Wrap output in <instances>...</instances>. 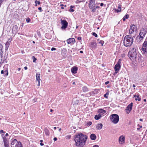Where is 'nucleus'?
I'll list each match as a JSON object with an SVG mask.
<instances>
[{"label": "nucleus", "mask_w": 147, "mask_h": 147, "mask_svg": "<svg viewBox=\"0 0 147 147\" xmlns=\"http://www.w3.org/2000/svg\"><path fill=\"white\" fill-rule=\"evenodd\" d=\"M8 136V134H7V133H6V134H5V137H7V136Z\"/></svg>", "instance_id": "55"}, {"label": "nucleus", "mask_w": 147, "mask_h": 147, "mask_svg": "<svg viewBox=\"0 0 147 147\" xmlns=\"http://www.w3.org/2000/svg\"><path fill=\"white\" fill-rule=\"evenodd\" d=\"M44 131L45 134L47 136H49V132L48 129L46 128H45V129Z\"/></svg>", "instance_id": "28"}, {"label": "nucleus", "mask_w": 147, "mask_h": 147, "mask_svg": "<svg viewBox=\"0 0 147 147\" xmlns=\"http://www.w3.org/2000/svg\"><path fill=\"white\" fill-rule=\"evenodd\" d=\"M121 60L120 59H119L118 62L117 63L115 66L114 69L115 70V73L116 74L118 72L119 70L121 67Z\"/></svg>", "instance_id": "6"}, {"label": "nucleus", "mask_w": 147, "mask_h": 147, "mask_svg": "<svg viewBox=\"0 0 147 147\" xmlns=\"http://www.w3.org/2000/svg\"><path fill=\"white\" fill-rule=\"evenodd\" d=\"M102 117V116L100 114H98V115H95L94 118L96 120H98L100 119V118Z\"/></svg>", "instance_id": "25"}, {"label": "nucleus", "mask_w": 147, "mask_h": 147, "mask_svg": "<svg viewBox=\"0 0 147 147\" xmlns=\"http://www.w3.org/2000/svg\"><path fill=\"white\" fill-rule=\"evenodd\" d=\"M129 18V15L128 14L126 15L123 18V20L125 21L126 19H127Z\"/></svg>", "instance_id": "30"}, {"label": "nucleus", "mask_w": 147, "mask_h": 147, "mask_svg": "<svg viewBox=\"0 0 147 147\" xmlns=\"http://www.w3.org/2000/svg\"><path fill=\"white\" fill-rule=\"evenodd\" d=\"M80 53H83V51H80Z\"/></svg>", "instance_id": "62"}, {"label": "nucleus", "mask_w": 147, "mask_h": 147, "mask_svg": "<svg viewBox=\"0 0 147 147\" xmlns=\"http://www.w3.org/2000/svg\"><path fill=\"white\" fill-rule=\"evenodd\" d=\"M82 38L81 37H78V40H81Z\"/></svg>", "instance_id": "49"}, {"label": "nucleus", "mask_w": 147, "mask_h": 147, "mask_svg": "<svg viewBox=\"0 0 147 147\" xmlns=\"http://www.w3.org/2000/svg\"><path fill=\"white\" fill-rule=\"evenodd\" d=\"M134 97H135V100H138V101H140L141 100V98L139 97V95H134Z\"/></svg>", "instance_id": "23"}, {"label": "nucleus", "mask_w": 147, "mask_h": 147, "mask_svg": "<svg viewBox=\"0 0 147 147\" xmlns=\"http://www.w3.org/2000/svg\"><path fill=\"white\" fill-rule=\"evenodd\" d=\"M91 140H95L96 138H91Z\"/></svg>", "instance_id": "63"}, {"label": "nucleus", "mask_w": 147, "mask_h": 147, "mask_svg": "<svg viewBox=\"0 0 147 147\" xmlns=\"http://www.w3.org/2000/svg\"><path fill=\"white\" fill-rule=\"evenodd\" d=\"M140 121H143V119H140Z\"/></svg>", "instance_id": "59"}, {"label": "nucleus", "mask_w": 147, "mask_h": 147, "mask_svg": "<svg viewBox=\"0 0 147 147\" xmlns=\"http://www.w3.org/2000/svg\"><path fill=\"white\" fill-rule=\"evenodd\" d=\"M32 59H33V62H35V61L36 60V59L34 56H33L32 57Z\"/></svg>", "instance_id": "40"}, {"label": "nucleus", "mask_w": 147, "mask_h": 147, "mask_svg": "<svg viewBox=\"0 0 147 147\" xmlns=\"http://www.w3.org/2000/svg\"><path fill=\"white\" fill-rule=\"evenodd\" d=\"M136 29V27L134 24L131 25L130 26V29L129 30V33L131 34L133 33Z\"/></svg>", "instance_id": "9"}, {"label": "nucleus", "mask_w": 147, "mask_h": 147, "mask_svg": "<svg viewBox=\"0 0 147 147\" xmlns=\"http://www.w3.org/2000/svg\"><path fill=\"white\" fill-rule=\"evenodd\" d=\"M95 0H90L89 3V7L92 8L93 6L95 5Z\"/></svg>", "instance_id": "12"}, {"label": "nucleus", "mask_w": 147, "mask_h": 147, "mask_svg": "<svg viewBox=\"0 0 147 147\" xmlns=\"http://www.w3.org/2000/svg\"><path fill=\"white\" fill-rule=\"evenodd\" d=\"M5 147H9V141L7 138H3Z\"/></svg>", "instance_id": "15"}, {"label": "nucleus", "mask_w": 147, "mask_h": 147, "mask_svg": "<svg viewBox=\"0 0 147 147\" xmlns=\"http://www.w3.org/2000/svg\"><path fill=\"white\" fill-rule=\"evenodd\" d=\"M128 56L133 61L140 62L141 60L140 55L136 51V49L133 48L128 53Z\"/></svg>", "instance_id": "1"}, {"label": "nucleus", "mask_w": 147, "mask_h": 147, "mask_svg": "<svg viewBox=\"0 0 147 147\" xmlns=\"http://www.w3.org/2000/svg\"><path fill=\"white\" fill-rule=\"evenodd\" d=\"M95 7L96 8V9H97V8H100V7L99 6H97L96 7Z\"/></svg>", "instance_id": "56"}, {"label": "nucleus", "mask_w": 147, "mask_h": 147, "mask_svg": "<svg viewBox=\"0 0 147 147\" xmlns=\"http://www.w3.org/2000/svg\"><path fill=\"white\" fill-rule=\"evenodd\" d=\"M110 119L111 122L117 124L119 121V116L117 114H113L110 116Z\"/></svg>", "instance_id": "5"}, {"label": "nucleus", "mask_w": 147, "mask_h": 147, "mask_svg": "<svg viewBox=\"0 0 147 147\" xmlns=\"http://www.w3.org/2000/svg\"><path fill=\"white\" fill-rule=\"evenodd\" d=\"M1 136L2 138H5V136L4 134H2Z\"/></svg>", "instance_id": "51"}, {"label": "nucleus", "mask_w": 147, "mask_h": 147, "mask_svg": "<svg viewBox=\"0 0 147 147\" xmlns=\"http://www.w3.org/2000/svg\"><path fill=\"white\" fill-rule=\"evenodd\" d=\"M96 136L94 134H92L90 136V138H96Z\"/></svg>", "instance_id": "35"}, {"label": "nucleus", "mask_w": 147, "mask_h": 147, "mask_svg": "<svg viewBox=\"0 0 147 147\" xmlns=\"http://www.w3.org/2000/svg\"><path fill=\"white\" fill-rule=\"evenodd\" d=\"M53 140L54 141H57V138H53Z\"/></svg>", "instance_id": "58"}, {"label": "nucleus", "mask_w": 147, "mask_h": 147, "mask_svg": "<svg viewBox=\"0 0 147 147\" xmlns=\"http://www.w3.org/2000/svg\"><path fill=\"white\" fill-rule=\"evenodd\" d=\"M92 35L96 37H97L98 36L97 34H96L95 32H93L92 33Z\"/></svg>", "instance_id": "42"}, {"label": "nucleus", "mask_w": 147, "mask_h": 147, "mask_svg": "<svg viewBox=\"0 0 147 147\" xmlns=\"http://www.w3.org/2000/svg\"><path fill=\"white\" fill-rule=\"evenodd\" d=\"M125 136H123L122 135V136H121L119 138H125Z\"/></svg>", "instance_id": "50"}, {"label": "nucleus", "mask_w": 147, "mask_h": 147, "mask_svg": "<svg viewBox=\"0 0 147 147\" xmlns=\"http://www.w3.org/2000/svg\"><path fill=\"white\" fill-rule=\"evenodd\" d=\"M74 138L76 145L78 147H82L85 144L86 140L87 138Z\"/></svg>", "instance_id": "4"}, {"label": "nucleus", "mask_w": 147, "mask_h": 147, "mask_svg": "<svg viewBox=\"0 0 147 147\" xmlns=\"http://www.w3.org/2000/svg\"><path fill=\"white\" fill-rule=\"evenodd\" d=\"M24 69H25L26 70V69H27V67H26V66L25 67H24Z\"/></svg>", "instance_id": "57"}, {"label": "nucleus", "mask_w": 147, "mask_h": 147, "mask_svg": "<svg viewBox=\"0 0 147 147\" xmlns=\"http://www.w3.org/2000/svg\"><path fill=\"white\" fill-rule=\"evenodd\" d=\"M2 3V1L1 0H0V7L1 6V4Z\"/></svg>", "instance_id": "61"}, {"label": "nucleus", "mask_w": 147, "mask_h": 147, "mask_svg": "<svg viewBox=\"0 0 147 147\" xmlns=\"http://www.w3.org/2000/svg\"><path fill=\"white\" fill-rule=\"evenodd\" d=\"M125 138H119V142L120 144H123L125 142Z\"/></svg>", "instance_id": "27"}, {"label": "nucleus", "mask_w": 147, "mask_h": 147, "mask_svg": "<svg viewBox=\"0 0 147 147\" xmlns=\"http://www.w3.org/2000/svg\"><path fill=\"white\" fill-rule=\"evenodd\" d=\"M0 134H2V133H5V132H4V131L3 130H1L0 131Z\"/></svg>", "instance_id": "45"}, {"label": "nucleus", "mask_w": 147, "mask_h": 147, "mask_svg": "<svg viewBox=\"0 0 147 147\" xmlns=\"http://www.w3.org/2000/svg\"><path fill=\"white\" fill-rule=\"evenodd\" d=\"M98 42L99 43H100L102 45V46L104 43V41L100 40L99 41L98 39Z\"/></svg>", "instance_id": "37"}, {"label": "nucleus", "mask_w": 147, "mask_h": 147, "mask_svg": "<svg viewBox=\"0 0 147 147\" xmlns=\"http://www.w3.org/2000/svg\"><path fill=\"white\" fill-rule=\"evenodd\" d=\"M93 7H92V8H91V7H89L91 9H92V12H94L96 11V9L95 7V6H93Z\"/></svg>", "instance_id": "32"}, {"label": "nucleus", "mask_w": 147, "mask_h": 147, "mask_svg": "<svg viewBox=\"0 0 147 147\" xmlns=\"http://www.w3.org/2000/svg\"><path fill=\"white\" fill-rule=\"evenodd\" d=\"M109 83V82L107 81L105 82V84L106 85H107Z\"/></svg>", "instance_id": "48"}, {"label": "nucleus", "mask_w": 147, "mask_h": 147, "mask_svg": "<svg viewBox=\"0 0 147 147\" xmlns=\"http://www.w3.org/2000/svg\"><path fill=\"white\" fill-rule=\"evenodd\" d=\"M56 49V48H54V47H52L51 49V50L52 51H55V50Z\"/></svg>", "instance_id": "47"}, {"label": "nucleus", "mask_w": 147, "mask_h": 147, "mask_svg": "<svg viewBox=\"0 0 147 147\" xmlns=\"http://www.w3.org/2000/svg\"><path fill=\"white\" fill-rule=\"evenodd\" d=\"M40 145L41 146H42L44 145V144L43 143H42V142H43V140H41L40 141Z\"/></svg>", "instance_id": "43"}, {"label": "nucleus", "mask_w": 147, "mask_h": 147, "mask_svg": "<svg viewBox=\"0 0 147 147\" xmlns=\"http://www.w3.org/2000/svg\"><path fill=\"white\" fill-rule=\"evenodd\" d=\"M102 123H99L97 125L96 128L98 129H100L102 127Z\"/></svg>", "instance_id": "24"}, {"label": "nucleus", "mask_w": 147, "mask_h": 147, "mask_svg": "<svg viewBox=\"0 0 147 147\" xmlns=\"http://www.w3.org/2000/svg\"><path fill=\"white\" fill-rule=\"evenodd\" d=\"M142 127L141 126H140V127H139V128H137V129L138 130H139L140 129V128H142Z\"/></svg>", "instance_id": "54"}, {"label": "nucleus", "mask_w": 147, "mask_h": 147, "mask_svg": "<svg viewBox=\"0 0 147 147\" xmlns=\"http://www.w3.org/2000/svg\"><path fill=\"white\" fill-rule=\"evenodd\" d=\"M12 147H22L21 143H19L18 144V145H16V146L14 147V146H12Z\"/></svg>", "instance_id": "34"}, {"label": "nucleus", "mask_w": 147, "mask_h": 147, "mask_svg": "<svg viewBox=\"0 0 147 147\" xmlns=\"http://www.w3.org/2000/svg\"><path fill=\"white\" fill-rule=\"evenodd\" d=\"M5 50L6 51L8 49V47L9 46V45H7L5 43Z\"/></svg>", "instance_id": "38"}, {"label": "nucleus", "mask_w": 147, "mask_h": 147, "mask_svg": "<svg viewBox=\"0 0 147 147\" xmlns=\"http://www.w3.org/2000/svg\"><path fill=\"white\" fill-rule=\"evenodd\" d=\"M1 73L2 74H4V75H5V76H7L8 74V71L7 70H5L4 71L3 70H2L1 71Z\"/></svg>", "instance_id": "22"}, {"label": "nucleus", "mask_w": 147, "mask_h": 147, "mask_svg": "<svg viewBox=\"0 0 147 147\" xmlns=\"http://www.w3.org/2000/svg\"><path fill=\"white\" fill-rule=\"evenodd\" d=\"M40 74L38 73H37L36 75V80L38 81V86L40 85Z\"/></svg>", "instance_id": "17"}, {"label": "nucleus", "mask_w": 147, "mask_h": 147, "mask_svg": "<svg viewBox=\"0 0 147 147\" xmlns=\"http://www.w3.org/2000/svg\"><path fill=\"white\" fill-rule=\"evenodd\" d=\"M18 71H20L21 70V68H19L18 69Z\"/></svg>", "instance_id": "60"}, {"label": "nucleus", "mask_w": 147, "mask_h": 147, "mask_svg": "<svg viewBox=\"0 0 147 147\" xmlns=\"http://www.w3.org/2000/svg\"><path fill=\"white\" fill-rule=\"evenodd\" d=\"M134 39L133 37L130 35L126 36L124 38L123 44L124 46L126 47H129L131 45Z\"/></svg>", "instance_id": "2"}, {"label": "nucleus", "mask_w": 147, "mask_h": 147, "mask_svg": "<svg viewBox=\"0 0 147 147\" xmlns=\"http://www.w3.org/2000/svg\"><path fill=\"white\" fill-rule=\"evenodd\" d=\"M132 105L133 103L132 102H131L127 107L126 110L128 111L129 112H130L132 110Z\"/></svg>", "instance_id": "16"}, {"label": "nucleus", "mask_w": 147, "mask_h": 147, "mask_svg": "<svg viewBox=\"0 0 147 147\" xmlns=\"http://www.w3.org/2000/svg\"><path fill=\"white\" fill-rule=\"evenodd\" d=\"M74 7L73 6H72V5L71 6H70V9H69V11L70 12H74V10L73 9H72V8Z\"/></svg>", "instance_id": "36"}, {"label": "nucleus", "mask_w": 147, "mask_h": 147, "mask_svg": "<svg viewBox=\"0 0 147 147\" xmlns=\"http://www.w3.org/2000/svg\"><path fill=\"white\" fill-rule=\"evenodd\" d=\"M143 53L147 52V41H145L143 44L142 48L141 49Z\"/></svg>", "instance_id": "8"}, {"label": "nucleus", "mask_w": 147, "mask_h": 147, "mask_svg": "<svg viewBox=\"0 0 147 147\" xmlns=\"http://www.w3.org/2000/svg\"><path fill=\"white\" fill-rule=\"evenodd\" d=\"M35 6H36L37 5V4L39 5L40 4V1H37L36 0L35 1Z\"/></svg>", "instance_id": "33"}, {"label": "nucleus", "mask_w": 147, "mask_h": 147, "mask_svg": "<svg viewBox=\"0 0 147 147\" xmlns=\"http://www.w3.org/2000/svg\"><path fill=\"white\" fill-rule=\"evenodd\" d=\"M133 87H136V86H135V85L134 84H133Z\"/></svg>", "instance_id": "64"}, {"label": "nucleus", "mask_w": 147, "mask_h": 147, "mask_svg": "<svg viewBox=\"0 0 147 147\" xmlns=\"http://www.w3.org/2000/svg\"><path fill=\"white\" fill-rule=\"evenodd\" d=\"M3 48V46L1 44H0V57L1 60H2V58H3V51H2Z\"/></svg>", "instance_id": "13"}, {"label": "nucleus", "mask_w": 147, "mask_h": 147, "mask_svg": "<svg viewBox=\"0 0 147 147\" xmlns=\"http://www.w3.org/2000/svg\"><path fill=\"white\" fill-rule=\"evenodd\" d=\"M18 30V27L17 25L14 26L12 28V32L13 34H16Z\"/></svg>", "instance_id": "11"}, {"label": "nucleus", "mask_w": 147, "mask_h": 147, "mask_svg": "<svg viewBox=\"0 0 147 147\" xmlns=\"http://www.w3.org/2000/svg\"><path fill=\"white\" fill-rule=\"evenodd\" d=\"M93 147H99V146L97 145H94Z\"/></svg>", "instance_id": "53"}, {"label": "nucleus", "mask_w": 147, "mask_h": 147, "mask_svg": "<svg viewBox=\"0 0 147 147\" xmlns=\"http://www.w3.org/2000/svg\"><path fill=\"white\" fill-rule=\"evenodd\" d=\"M77 70L78 68L77 67H74L71 68V71L72 73L75 74L77 73Z\"/></svg>", "instance_id": "19"}, {"label": "nucleus", "mask_w": 147, "mask_h": 147, "mask_svg": "<svg viewBox=\"0 0 147 147\" xmlns=\"http://www.w3.org/2000/svg\"><path fill=\"white\" fill-rule=\"evenodd\" d=\"M147 32V31L146 28H142L141 29L140 31L139 35L136 38V40L138 41H139L142 40L145 36Z\"/></svg>", "instance_id": "3"}, {"label": "nucleus", "mask_w": 147, "mask_h": 147, "mask_svg": "<svg viewBox=\"0 0 147 147\" xmlns=\"http://www.w3.org/2000/svg\"><path fill=\"white\" fill-rule=\"evenodd\" d=\"M90 45L92 47L94 48L96 46V43L95 42L93 41L91 43Z\"/></svg>", "instance_id": "26"}, {"label": "nucleus", "mask_w": 147, "mask_h": 147, "mask_svg": "<svg viewBox=\"0 0 147 147\" xmlns=\"http://www.w3.org/2000/svg\"><path fill=\"white\" fill-rule=\"evenodd\" d=\"M75 138H88V136L82 133H80L76 135Z\"/></svg>", "instance_id": "10"}, {"label": "nucleus", "mask_w": 147, "mask_h": 147, "mask_svg": "<svg viewBox=\"0 0 147 147\" xmlns=\"http://www.w3.org/2000/svg\"><path fill=\"white\" fill-rule=\"evenodd\" d=\"M106 112L105 111L102 109H99L98 111V112L99 113V114L102 116L106 113Z\"/></svg>", "instance_id": "21"}, {"label": "nucleus", "mask_w": 147, "mask_h": 147, "mask_svg": "<svg viewBox=\"0 0 147 147\" xmlns=\"http://www.w3.org/2000/svg\"><path fill=\"white\" fill-rule=\"evenodd\" d=\"M82 90L84 92H86L88 91V89L86 86H84L82 88Z\"/></svg>", "instance_id": "29"}, {"label": "nucleus", "mask_w": 147, "mask_h": 147, "mask_svg": "<svg viewBox=\"0 0 147 147\" xmlns=\"http://www.w3.org/2000/svg\"><path fill=\"white\" fill-rule=\"evenodd\" d=\"M104 5V4L103 3H101L100 4V5L101 6H102Z\"/></svg>", "instance_id": "52"}, {"label": "nucleus", "mask_w": 147, "mask_h": 147, "mask_svg": "<svg viewBox=\"0 0 147 147\" xmlns=\"http://www.w3.org/2000/svg\"><path fill=\"white\" fill-rule=\"evenodd\" d=\"M87 124L89 126H90L92 124V123L91 122L89 121L87 123Z\"/></svg>", "instance_id": "44"}, {"label": "nucleus", "mask_w": 147, "mask_h": 147, "mask_svg": "<svg viewBox=\"0 0 147 147\" xmlns=\"http://www.w3.org/2000/svg\"><path fill=\"white\" fill-rule=\"evenodd\" d=\"M30 21V19L29 18H27L26 19V21L27 23L29 22Z\"/></svg>", "instance_id": "41"}, {"label": "nucleus", "mask_w": 147, "mask_h": 147, "mask_svg": "<svg viewBox=\"0 0 147 147\" xmlns=\"http://www.w3.org/2000/svg\"><path fill=\"white\" fill-rule=\"evenodd\" d=\"M109 93H108V92H107L106 93V94H105L104 95V97H105L106 98H108V95H109Z\"/></svg>", "instance_id": "39"}, {"label": "nucleus", "mask_w": 147, "mask_h": 147, "mask_svg": "<svg viewBox=\"0 0 147 147\" xmlns=\"http://www.w3.org/2000/svg\"><path fill=\"white\" fill-rule=\"evenodd\" d=\"M38 9L40 10V12H42V8L41 7H38Z\"/></svg>", "instance_id": "46"}, {"label": "nucleus", "mask_w": 147, "mask_h": 147, "mask_svg": "<svg viewBox=\"0 0 147 147\" xmlns=\"http://www.w3.org/2000/svg\"><path fill=\"white\" fill-rule=\"evenodd\" d=\"M61 23L62 25L61 27V28L62 29H65L68 26V22L65 20H61Z\"/></svg>", "instance_id": "7"}, {"label": "nucleus", "mask_w": 147, "mask_h": 147, "mask_svg": "<svg viewBox=\"0 0 147 147\" xmlns=\"http://www.w3.org/2000/svg\"><path fill=\"white\" fill-rule=\"evenodd\" d=\"M66 41L68 44H69L72 42H75V40L74 38H69L66 40Z\"/></svg>", "instance_id": "14"}, {"label": "nucleus", "mask_w": 147, "mask_h": 147, "mask_svg": "<svg viewBox=\"0 0 147 147\" xmlns=\"http://www.w3.org/2000/svg\"><path fill=\"white\" fill-rule=\"evenodd\" d=\"M118 9H114L115 12H117V13L120 12L121 11V5H118Z\"/></svg>", "instance_id": "20"}, {"label": "nucleus", "mask_w": 147, "mask_h": 147, "mask_svg": "<svg viewBox=\"0 0 147 147\" xmlns=\"http://www.w3.org/2000/svg\"><path fill=\"white\" fill-rule=\"evenodd\" d=\"M11 40L12 38H10L9 39L7 42L6 43V44L9 45Z\"/></svg>", "instance_id": "31"}, {"label": "nucleus", "mask_w": 147, "mask_h": 147, "mask_svg": "<svg viewBox=\"0 0 147 147\" xmlns=\"http://www.w3.org/2000/svg\"><path fill=\"white\" fill-rule=\"evenodd\" d=\"M20 143V142H18L16 139H15L13 141H12L11 142V144L12 146L14 145H15V146H16V145H18V144Z\"/></svg>", "instance_id": "18"}]
</instances>
